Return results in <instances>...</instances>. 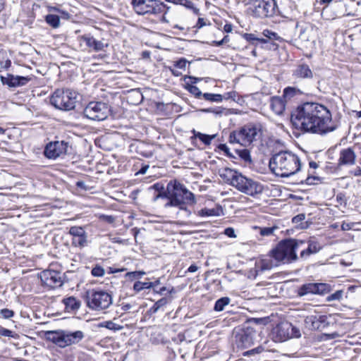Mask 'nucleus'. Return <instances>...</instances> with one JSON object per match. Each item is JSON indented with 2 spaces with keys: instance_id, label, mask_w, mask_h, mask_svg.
Wrapping results in <instances>:
<instances>
[{
  "instance_id": "nucleus-10",
  "label": "nucleus",
  "mask_w": 361,
  "mask_h": 361,
  "mask_svg": "<svg viewBox=\"0 0 361 361\" xmlns=\"http://www.w3.org/2000/svg\"><path fill=\"white\" fill-rule=\"evenodd\" d=\"M50 102L56 109L64 111L72 110L77 102L76 92L69 89L56 90L51 97Z\"/></svg>"
},
{
  "instance_id": "nucleus-60",
  "label": "nucleus",
  "mask_w": 361,
  "mask_h": 361,
  "mask_svg": "<svg viewBox=\"0 0 361 361\" xmlns=\"http://www.w3.org/2000/svg\"><path fill=\"white\" fill-rule=\"evenodd\" d=\"M314 180H318V178L314 176H307L305 180V183L307 185H312V184H314Z\"/></svg>"
},
{
  "instance_id": "nucleus-35",
  "label": "nucleus",
  "mask_w": 361,
  "mask_h": 361,
  "mask_svg": "<svg viewBox=\"0 0 361 361\" xmlns=\"http://www.w3.org/2000/svg\"><path fill=\"white\" fill-rule=\"evenodd\" d=\"M231 302V299L228 297H223L217 300L215 302L214 310L216 312L224 310L225 306L228 305Z\"/></svg>"
},
{
  "instance_id": "nucleus-44",
  "label": "nucleus",
  "mask_w": 361,
  "mask_h": 361,
  "mask_svg": "<svg viewBox=\"0 0 361 361\" xmlns=\"http://www.w3.org/2000/svg\"><path fill=\"white\" fill-rule=\"evenodd\" d=\"M263 35L271 40H281V38L278 35L277 33L269 30H264L263 31Z\"/></svg>"
},
{
  "instance_id": "nucleus-19",
  "label": "nucleus",
  "mask_w": 361,
  "mask_h": 361,
  "mask_svg": "<svg viewBox=\"0 0 361 361\" xmlns=\"http://www.w3.org/2000/svg\"><path fill=\"white\" fill-rule=\"evenodd\" d=\"M291 323L281 322L273 329L272 334L277 341L283 342L291 338Z\"/></svg>"
},
{
  "instance_id": "nucleus-49",
  "label": "nucleus",
  "mask_w": 361,
  "mask_h": 361,
  "mask_svg": "<svg viewBox=\"0 0 361 361\" xmlns=\"http://www.w3.org/2000/svg\"><path fill=\"white\" fill-rule=\"evenodd\" d=\"M187 65V61L185 59H180L175 62L174 66L176 68L185 70Z\"/></svg>"
},
{
  "instance_id": "nucleus-36",
  "label": "nucleus",
  "mask_w": 361,
  "mask_h": 361,
  "mask_svg": "<svg viewBox=\"0 0 361 361\" xmlns=\"http://www.w3.org/2000/svg\"><path fill=\"white\" fill-rule=\"evenodd\" d=\"M202 97L207 101L217 103L222 102L224 99L223 95L220 94L204 93Z\"/></svg>"
},
{
  "instance_id": "nucleus-59",
  "label": "nucleus",
  "mask_w": 361,
  "mask_h": 361,
  "mask_svg": "<svg viewBox=\"0 0 361 361\" xmlns=\"http://www.w3.org/2000/svg\"><path fill=\"white\" fill-rule=\"evenodd\" d=\"M235 96H236L235 92H229L226 93L223 97H224V99H234Z\"/></svg>"
},
{
  "instance_id": "nucleus-8",
  "label": "nucleus",
  "mask_w": 361,
  "mask_h": 361,
  "mask_svg": "<svg viewBox=\"0 0 361 361\" xmlns=\"http://www.w3.org/2000/svg\"><path fill=\"white\" fill-rule=\"evenodd\" d=\"M259 129L252 124L243 126L238 130L230 133L229 142L231 144H239L243 147H249L257 140Z\"/></svg>"
},
{
  "instance_id": "nucleus-43",
  "label": "nucleus",
  "mask_w": 361,
  "mask_h": 361,
  "mask_svg": "<svg viewBox=\"0 0 361 361\" xmlns=\"http://www.w3.org/2000/svg\"><path fill=\"white\" fill-rule=\"evenodd\" d=\"M91 274L94 277H102L105 274L104 269L100 265H96L92 269Z\"/></svg>"
},
{
  "instance_id": "nucleus-45",
  "label": "nucleus",
  "mask_w": 361,
  "mask_h": 361,
  "mask_svg": "<svg viewBox=\"0 0 361 361\" xmlns=\"http://www.w3.org/2000/svg\"><path fill=\"white\" fill-rule=\"evenodd\" d=\"M0 336L9 338H16L17 334L15 332L0 326Z\"/></svg>"
},
{
  "instance_id": "nucleus-52",
  "label": "nucleus",
  "mask_w": 361,
  "mask_h": 361,
  "mask_svg": "<svg viewBox=\"0 0 361 361\" xmlns=\"http://www.w3.org/2000/svg\"><path fill=\"white\" fill-rule=\"evenodd\" d=\"M224 233L229 238H235L236 237V235L235 233V230L231 227L226 228L224 230Z\"/></svg>"
},
{
  "instance_id": "nucleus-2",
  "label": "nucleus",
  "mask_w": 361,
  "mask_h": 361,
  "mask_svg": "<svg viewBox=\"0 0 361 361\" xmlns=\"http://www.w3.org/2000/svg\"><path fill=\"white\" fill-rule=\"evenodd\" d=\"M269 166L276 176L286 178L298 173L300 170L301 163L295 154L290 151H281L271 156Z\"/></svg>"
},
{
  "instance_id": "nucleus-58",
  "label": "nucleus",
  "mask_w": 361,
  "mask_h": 361,
  "mask_svg": "<svg viewBox=\"0 0 361 361\" xmlns=\"http://www.w3.org/2000/svg\"><path fill=\"white\" fill-rule=\"evenodd\" d=\"M100 218L109 224L113 223L115 219L114 216L108 215H102Z\"/></svg>"
},
{
  "instance_id": "nucleus-20",
  "label": "nucleus",
  "mask_w": 361,
  "mask_h": 361,
  "mask_svg": "<svg viewBox=\"0 0 361 361\" xmlns=\"http://www.w3.org/2000/svg\"><path fill=\"white\" fill-rule=\"evenodd\" d=\"M255 335V331L250 330L238 334L235 336L238 346L242 348H249L253 344Z\"/></svg>"
},
{
  "instance_id": "nucleus-62",
  "label": "nucleus",
  "mask_w": 361,
  "mask_h": 361,
  "mask_svg": "<svg viewBox=\"0 0 361 361\" xmlns=\"http://www.w3.org/2000/svg\"><path fill=\"white\" fill-rule=\"evenodd\" d=\"M198 269H199V267H197L195 264H192L188 267L187 271L190 272V273H194V272L197 271Z\"/></svg>"
},
{
  "instance_id": "nucleus-16",
  "label": "nucleus",
  "mask_w": 361,
  "mask_h": 361,
  "mask_svg": "<svg viewBox=\"0 0 361 361\" xmlns=\"http://www.w3.org/2000/svg\"><path fill=\"white\" fill-rule=\"evenodd\" d=\"M68 142L56 141L49 143L44 149V154L49 159H56L67 153Z\"/></svg>"
},
{
  "instance_id": "nucleus-15",
  "label": "nucleus",
  "mask_w": 361,
  "mask_h": 361,
  "mask_svg": "<svg viewBox=\"0 0 361 361\" xmlns=\"http://www.w3.org/2000/svg\"><path fill=\"white\" fill-rule=\"evenodd\" d=\"M330 290V286L323 283H308L302 285L297 290V294L302 297L309 294L324 295Z\"/></svg>"
},
{
  "instance_id": "nucleus-28",
  "label": "nucleus",
  "mask_w": 361,
  "mask_h": 361,
  "mask_svg": "<svg viewBox=\"0 0 361 361\" xmlns=\"http://www.w3.org/2000/svg\"><path fill=\"white\" fill-rule=\"evenodd\" d=\"M304 94L303 91L295 87H287L283 90V97L288 100Z\"/></svg>"
},
{
  "instance_id": "nucleus-40",
  "label": "nucleus",
  "mask_w": 361,
  "mask_h": 361,
  "mask_svg": "<svg viewBox=\"0 0 361 361\" xmlns=\"http://www.w3.org/2000/svg\"><path fill=\"white\" fill-rule=\"evenodd\" d=\"M150 288H152V285L149 282L136 281L133 285V289L136 292H140L144 289H148Z\"/></svg>"
},
{
  "instance_id": "nucleus-24",
  "label": "nucleus",
  "mask_w": 361,
  "mask_h": 361,
  "mask_svg": "<svg viewBox=\"0 0 361 361\" xmlns=\"http://www.w3.org/2000/svg\"><path fill=\"white\" fill-rule=\"evenodd\" d=\"M355 158V154L351 148L344 149L340 152L338 164V166L353 165Z\"/></svg>"
},
{
  "instance_id": "nucleus-26",
  "label": "nucleus",
  "mask_w": 361,
  "mask_h": 361,
  "mask_svg": "<svg viewBox=\"0 0 361 361\" xmlns=\"http://www.w3.org/2000/svg\"><path fill=\"white\" fill-rule=\"evenodd\" d=\"M285 102L280 97H273L270 100L271 110L277 115L283 114L285 109Z\"/></svg>"
},
{
  "instance_id": "nucleus-57",
  "label": "nucleus",
  "mask_w": 361,
  "mask_h": 361,
  "mask_svg": "<svg viewBox=\"0 0 361 361\" xmlns=\"http://www.w3.org/2000/svg\"><path fill=\"white\" fill-rule=\"evenodd\" d=\"M206 25V23L204 18H199L197 22L196 23L195 27L197 29L202 28L203 26Z\"/></svg>"
},
{
  "instance_id": "nucleus-3",
  "label": "nucleus",
  "mask_w": 361,
  "mask_h": 361,
  "mask_svg": "<svg viewBox=\"0 0 361 361\" xmlns=\"http://www.w3.org/2000/svg\"><path fill=\"white\" fill-rule=\"evenodd\" d=\"M166 197L169 201L165 204L166 207H178L184 211L187 216L190 214V212L187 209V204H193L196 202L194 194L176 180H171L167 184Z\"/></svg>"
},
{
  "instance_id": "nucleus-12",
  "label": "nucleus",
  "mask_w": 361,
  "mask_h": 361,
  "mask_svg": "<svg viewBox=\"0 0 361 361\" xmlns=\"http://www.w3.org/2000/svg\"><path fill=\"white\" fill-rule=\"evenodd\" d=\"M133 9L139 15L159 14L166 8V5L158 0H132Z\"/></svg>"
},
{
  "instance_id": "nucleus-41",
  "label": "nucleus",
  "mask_w": 361,
  "mask_h": 361,
  "mask_svg": "<svg viewBox=\"0 0 361 361\" xmlns=\"http://www.w3.org/2000/svg\"><path fill=\"white\" fill-rule=\"evenodd\" d=\"M145 274V272L143 271H130L127 272L125 275V277L131 281L140 279Z\"/></svg>"
},
{
  "instance_id": "nucleus-63",
  "label": "nucleus",
  "mask_w": 361,
  "mask_h": 361,
  "mask_svg": "<svg viewBox=\"0 0 361 361\" xmlns=\"http://www.w3.org/2000/svg\"><path fill=\"white\" fill-rule=\"evenodd\" d=\"M61 10V9H60L59 8L56 7V6H49L48 7V11L49 12H56L58 14L60 13Z\"/></svg>"
},
{
  "instance_id": "nucleus-6",
  "label": "nucleus",
  "mask_w": 361,
  "mask_h": 361,
  "mask_svg": "<svg viewBox=\"0 0 361 361\" xmlns=\"http://www.w3.org/2000/svg\"><path fill=\"white\" fill-rule=\"evenodd\" d=\"M302 240L288 238L280 241L271 250L272 257L283 264L293 263L298 259L296 252L303 247Z\"/></svg>"
},
{
  "instance_id": "nucleus-56",
  "label": "nucleus",
  "mask_w": 361,
  "mask_h": 361,
  "mask_svg": "<svg viewBox=\"0 0 361 361\" xmlns=\"http://www.w3.org/2000/svg\"><path fill=\"white\" fill-rule=\"evenodd\" d=\"M58 15L59 16L60 18L66 20L70 18V14L66 11L61 10L60 13Z\"/></svg>"
},
{
  "instance_id": "nucleus-42",
  "label": "nucleus",
  "mask_w": 361,
  "mask_h": 361,
  "mask_svg": "<svg viewBox=\"0 0 361 361\" xmlns=\"http://www.w3.org/2000/svg\"><path fill=\"white\" fill-rule=\"evenodd\" d=\"M186 89L196 98L200 99L201 97H202L203 93H202L200 90L195 85H187Z\"/></svg>"
},
{
  "instance_id": "nucleus-64",
  "label": "nucleus",
  "mask_w": 361,
  "mask_h": 361,
  "mask_svg": "<svg viewBox=\"0 0 361 361\" xmlns=\"http://www.w3.org/2000/svg\"><path fill=\"white\" fill-rule=\"evenodd\" d=\"M148 169H149V166L148 165L142 166L141 167V169L139 170V171L137 172V173L145 174V173H146V172H147Z\"/></svg>"
},
{
  "instance_id": "nucleus-33",
  "label": "nucleus",
  "mask_w": 361,
  "mask_h": 361,
  "mask_svg": "<svg viewBox=\"0 0 361 361\" xmlns=\"http://www.w3.org/2000/svg\"><path fill=\"white\" fill-rule=\"evenodd\" d=\"M194 136L199 138L205 145H209L212 140L216 137V135H207L200 132H197L195 130H192Z\"/></svg>"
},
{
  "instance_id": "nucleus-5",
  "label": "nucleus",
  "mask_w": 361,
  "mask_h": 361,
  "mask_svg": "<svg viewBox=\"0 0 361 361\" xmlns=\"http://www.w3.org/2000/svg\"><path fill=\"white\" fill-rule=\"evenodd\" d=\"M221 176L228 184L247 195L253 197L263 191L262 184L244 176L235 170L225 169Z\"/></svg>"
},
{
  "instance_id": "nucleus-7",
  "label": "nucleus",
  "mask_w": 361,
  "mask_h": 361,
  "mask_svg": "<svg viewBox=\"0 0 361 361\" xmlns=\"http://www.w3.org/2000/svg\"><path fill=\"white\" fill-rule=\"evenodd\" d=\"M86 305L94 311L107 309L112 304L113 298L110 293L103 290H87L84 296Z\"/></svg>"
},
{
  "instance_id": "nucleus-51",
  "label": "nucleus",
  "mask_w": 361,
  "mask_h": 361,
  "mask_svg": "<svg viewBox=\"0 0 361 361\" xmlns=\"http://www.w3.org/2000/svg\"><path fill=\"white\" fill-rule=\"evenodd\" d=\"M274 228L273 227H265L261 228L260 234L263 236H269L273 233Z\"/></svg>"
},
{
  "instance_id": "nucleus-23",
  "label": "nucleus",
  "mask_w": 361,
  "mask_h": 361,
  "mask_svg": "<svg viewBox=\"0 0 361 361\" xmlns=\"http://www.w3.org/2000/svg\"><path fill=\"white\" fill-rule=\"evenodd\" d=\"M325 317L322 315L311 314L305 319V325L310 329L318 330L323 328Z\"/></svg>"
},
{
  "instance_id": "nucleus-55",
  "label": "nucleus",
  "mask_w": 361,
  "mask_h": 361,
  "mask_svg": "<svg viewBox=\"0 0 361 361\" xmlns=\"http://www.w3.org/2000/svg\"><path fill=\"white\" fill-rule=\"evenodd\" d=\"M305 215L304 214H300L293 218V222L298 223L300 221L305 220Z\"/></svg>"
},
{
  "instance_id": "nucleus-30",
  "label": "nucleus",
  "mask_w": 361,
  "mask_h": 361,
  "mask_svg": "<svg viewBox=\"0 0 361 361\" xmlns=\"http://www.w3.org/2000/svg\"><path fill=\"white\" fill-rule=\"evenodd\" d=\"M45 21L52 28H58L60 26V17L59 15L48 14L45 16Z\"/></svg>"
},
{
  "instance_id": "nucleus-54",
  "label": "nucleus",
  "mask_w": 361,
  "mask_h": 361,
  "mask_svg": "<svg viewBox=\"0 0 361 361\" xmlns=\"http://www.w3.org/2000/svg\"><path fill=\"white\" fill-rule=\"evenodd\" d=\"M290 333L292 334L291 338H299L301 336L300 330L293 325Z\"/></svg>"
},
{
  "instance_id": "nucleus-18",
  "label": "nucleus",
  "mask_w": 361,
  "mask_h": 361,
  "mask_svg": "<svg viewBox=\"0 0 361 361\" xmlns=\"http://www.w3.org/2000/svg\"><path fill=\"white\" fill-rule=\"evenodd\" d=\"M302 242L304 243V245L302 248L299 249L300 250V257L301 259H306L311 255L319 252L322 249V245L314 238H310L307 240H302Z\"/></svg>"
},
{
  "instance_id": "nucleus-17",
  "label": "nucleus",
  "mask_w": 361,
  "mask_h": 361,
  "mask_svg": "<svg viewBox=\"0 0 361 361\" xmlns=\"http://www.w3.org/2000/svg\"><path fill=\"white\" fill-rule=\"evenodd\" d=\"M78 39L81 46L82 43H85L86 48L89 49L90 51L98 52L104 51L108 47L107 43H105L103 40L95 39L90 34L79 36Z\"/></svg>"
},
{
  "instance_id": "nucleus-25",
  "label": "nucleus",
  "mask_w": 361,
  "mask_h": 361,
  "mask_svg": "<svg viewBox=\"0 0 361 361\" xmlns=\"http://www.w3.org/2000/svg\"><path fill=\"white\" fill-rule=\"evenodd\" d=\"M65 310L68 313H75L80 307L81 302L79 300L73 296H70L62 300Z\"/></svg>"
},
{
  "instance_id": "nucleus-29",
  "label": "nucleus",
  "mask_w": 361,
  "mask_h": 361,
  "mask_svg": "<svg viewBox=\"0 0 361 361\" xmlns=\"http://www.w3.org/2000/svg\"><path fill=\"white\" fill-rule=\"evenodd\" d=\"M314 28L310 25L301 27L300 30L299 39L302 42H309L312 38Z\"/></svg>"
},
{
  "instance_id": "nucleus-50",
  "label": "nucleus",
  "mask_w": 361,
  "mask_h": 361,
  "mask_svg": "<svg viewBox=\"0 0 361 361\" xmlns=\"http://www.w3.org/2000/svg\"><path fill=\"white\" fill-rule=\"evenodd\" d=\"M343 296V292L341 290H337L334 293L331 294L328 297V300H339L342 298Z\"/></svg>"
},
{
  "instance_id": "nucleus-1",
  "label": "nucleus",
  "mask_w": 361,
  "mask_h": 361,
  "mask_svg": "<svg viewBox=\"0 0 361 361\" xmlns=\"http://www.w3.org/2000/svg\"><path fill=\"white\" fill-rule=\"evenodd\" d=\"M293 126L305 133L325 135L336 129L329 109L319 103L305 102L291 115Z\"/></svg>"
},
{
  "instance_id": "nucleus-47",
  "label": "nucleus",
  "mask_w": 361,
  "mask_h": 361,
  "mask_svg": "<svg viewBox=\"0 0 361 361\" xmlns=\"http://www.w3.org/2000/svg\"><path fill=\"white\" fill-rule=\"evenodd\" d=\"M0 313L4 319H10L14 315V312L7 308L1 310Z\"/></svg>"
},
{
  "instance_id": "nucleus-27",
  "label": "nucleus",
  "mask_w": 361,
  "mask_h": 361,
  "mask_svg": "<svg viewBox=\"0 0 361 361\" xmlns=\"http://www.w3.org/2000/svg\"><path fill=\"white\" fill-rule=\"evenodd\" d=\"M223 214V209L217 205L214 208H204L198 212V215L202 217L205 216H219Z\"/></svg>"
},
{
  "instance_id": "nucleus-4",
  "label": "nucleus",
  "mask_w": 361,
  "mask_h": 361,
  "mask_svg": "<svg viewBox=\"0 0 361 361\" xmlns=\"http://www.w3.org/2000/svg\"><path fill=\"white\" fill-rule=\"evenodd\" d=\"M221 176L228 184L247 195L253 197L263 191L262 184L244 176L235 170L225 169Z\"/></svg>"
},
{
  "instance_id": "nucleus-22",
  "label": "nucleus",
  "mask_w": 361,
  "mask_h": 361,
  "mask_svg": "<svg viewBox=\"0 0 361 361\" xmlns=\"http://www.w3.org/2000/svg\"><path fill=\"white\" fill-rule=\"evenodd\" d=\"M292 75L295 79H310L312 78L313 73L307 64L301 63L293 71Z\"/></svg>"
},
{
  "instance_id": "nucleus-31",
  "label": "nucleus",
  "mask_w": 361,
  "mask_h": 361,
  "mask_svg": "<svg viewBox=\"0 0 361 361\" xmlns=\"http://www.w3.org/2000/svg\"><path fill=\"white\" fill-rule=\"evenodd\" d=\"M11 64V61L8 56L7 53L4 51H0V72L4 70H6L8 67H10Z\"/></svg>"
},
{
  "instance_id": "nucleus-32",
  "label": "nucleus",
  "mask_w": 361,
  "mask_h": 361,
  "mask_svg": "<svg viewBox=\"0 0 361 361\" xmlns=\"http://www.w3.org/2000/svg\"><path fill=\"white\" fill-rule=\"evenodd\" d=\"M167 2L173 3L174 4H180L185 7L192 9L196 14L199 13V9L194 6L193 3L190 0H165Z\"/></svg>"
},
{
  "instance_id": "nucleus-39",
  "label": "nucleus",
  "mask_w": 361,
  "mask_h": 361,
  "mask_svg": "<svg viewBox=\"0 0 361 361\" xmlns=\"http://www.w3.org/2000/svg\"><path fill=\"white\" fill-rule=\"evenodd\" d=\"M69 234L75 237H81V235L86 233L84 228L81 226H71L69 229Z\"/></svg>"
},
{
  "instance_id": "nucleus-11",
  "label": "nucleus",
  "mask_w": 361,
  "mask_h": 361,
  "mask_svg": "<svg viewBox=\"0 0 361 361\" xmlns=\"http://www.w3.org/2000/svg\"><path fill=\"white\" fill-rule=\"evenodd\" d=\"M276 3L275 0H250L249 13L255 18H269L276 13Z\"/></svg>"
},
{
  "instance_id": "nucleus-38",
  "label": "nucleus",
  "mask_w": 361,
  "mask_h": 361,
  "mask_svg": "<svg viewBox=\"0 0 361 361\" xmlns=\"http://www.w3.org/2000/svg\"><path fill=\"white\" fill-rule=\"evenodd\" d=\"M99 327H104V328H106L109 330H114V331H119V330H121L123 329V326L119 325V324H115L112 321H106V322H103L102 323H100L99 324Z\"/></svg>"
},
{
  "instance_id": "nucleus-13",
  "label": "nucleus",
  "mask_w": 361,
  "mask_h": 361,
  "mask_svg": "<svg viewBox=\"0 0 361 361\" xmlns=\"http://www.w3.org/2000/svg\"><path fill=\"white\" fill-rule=\"evenodd\" d=\"M109 114V109L106 104L100 102H90L83 111V114L92 121H104Z\"/></svg>"
},
{
  "instance_id": "nucleus-14",
  "label": "nucleus",
  "mask_w": 361,
  "mask_h": 361,
  "mask_svg": "<svg viewBox=\"0 0 361 361\" xmlns=\"http://www.w3.org/2000/svg\"><path fill=\"white\" fill-rule=\"evenodd\" d=\"M39 278L44 286L51 288L61 287L63 283L61 273L54 270L42 271Z\"/></svg>"
},
{
  "instance_id": "nucleus-34",
  "label": "nucleus",
  "mask_w": 361,
  "mask_h": 361,
  "mask_svg": "<svg viewBox=\"0 0 361 361\" xmlns=\"http://www.w3.org/2000/svg\"><path fill=\"white\" fill-rule=\"evenodd\" d=\"M168 302V300L166 298H162L158 301H157L152 307L149 308L148 312L150 314H154L157 313L161 307L165 306Z\"/></svg>"
},
{
  "instance_id": "nucleus-46",
  "label": "nucleus",
  "mask_w": 361,
  "mask_h": 361,
  "mask_svg": "<svg viewBox=\"0 0 361 361\" xmlns=\"http://www.w3.org/2000/svg\"><path fill=\"white\" fill-rule=\"evenodd\" d=\"M240 157L245 161H251V156L249 150L242 149L238 152Z\"/></svg>"
},
{
  "instance_id": "nucleus-53",
  "label": "nucleus",
  "mask_w": 361,
  "mask_h": 361,
  "mask_svg": "<svg viewBox=\"0 0 361 361\" xmlns=\"http://www.w3.org/2000/svg\"><path fill=\"white\" fill-rule=\"evenodd\" d=\"M219 149L221 151H223L226 156L228 157H233L232 154L230 152L229 148L226 144H220L219 145Z\"/></svg>"
},
{
  "instance_id": "nucleus-37",
  "label": "nucleus",
  "mask_w": 361,
  "mask_h": 361,
  "mask_svg": "<svg viewBox=\"0 0 361 361\" xmlns=\"http://www.w3.org/2000/svg\"><path fill=\"white\" fill-rule=\"evenodd\" d=\"M87 234L81 235V237H75L73 238L72 244L75 247H84L87 245Z\"/></svg>"
},
{
  "instance_id": "nucleus-21",
  "label": "nucleus",
  "mask_w": 361,
  "mask_h": 361,
  "mask_svg": "<svg viewBox=\"0 0 361 361\" xmlns=\"http://www.w3.org/2000/svg\"><path fill=\"white\" fill-rule=\"evenodd\" d=\"M1 80L3 84L15 87L25 85L31 80V78L8 74L6 77L1 76Z\"/></svg>"
},
{
  "instance_id": "nucleus-61",
  "label": "nucleus",
  "mask_w": 361,
  "mask_h": 361,
  "mask_svg": "<svg viewBox=\"0 0 361 361\" xmlns=\"http://www.w3.org/2000/svg\"><path fill=\"white\" fill-rule=\"evenodd\" d=\"M350 173L355 176H361V168L357 167L355 170L350 171Z\"/></svg>"
},
{
  "instance_id": "nucleus-48",
  "label": "nucleus",
  "mask_w": 361,
  "mask_h": 361,
  "mask_svg": "<svg viewBox=\"0 0 361 361\" xmlns=\"http://www.w3.org/2000/svg\"><path fill=\"white\" fill-rule=\"evenodd\" d=\"M263 351H264V348L262 345H259L257 348H255L250 350L247 351L246 353H245V355H252L254 354H259V353H262Z\"/></svg>"
},
{
  "instance_id": "nucleus-9",
  "label": "nucleus",
  "mask_w": 361,
  "mask_h": 361,
  "mask_svg": "<svg viewBox=\"0 0 361 361\" xmlns=\"http://www.w3.org/2000/svg\"><path fill=\"white\" fill-rule=\"evenodd\" d=\"M50 340L60 348H66L80 343L85 337L83 331L61 330L50 332Z\"/></svg>"
}]
</instances>
